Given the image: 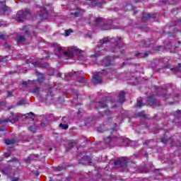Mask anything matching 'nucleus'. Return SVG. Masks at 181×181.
I'll return each mask as SVG.
<instances>
[{"instance_id":"obj_1","label":"nucleus","mask_w":181,"mask_h":181,"mask_svg":"<svg viewBox=\"0 0 181 181\" xmlns=\"http://www.w3.org/2000/svg\"><path fill=\"white\" fill-rule=\"evenodd\" d=\"M52 46L54 47V54L58 57H60L62 54H64L65 57H69V59H71L74 57V53H77L78 54V60L80 62V63H82V64H88V59H87V55L84 52V51L78 49L77 47H69L67 49V52H64L63 49H62V47L60 45L57 43H54Z\"/></svg>"},{"instance_id":"obj_2","label":"nucleus","mask_w":181,"mask_h":181,"mask_svg":"<svg viewBox=\"0 0 181 181\" xmlns=\"http://www.w3.org/2000/svg\"><path fill=\"white\" fill-rule=\"evenodd\" d=\"M107 43H112L111 52H112V53H117V52L122 53V49L121 48L122 37H118L117 38L110 39L104 37L100 40L98 46H104V45H107Z\"/></svg>"},{"instance_id":"obj_3","label":"nucleus","mask_w":181,"mask_h":181,"mask_svg":"<svg viewBox=\"0 0 181 181\" xmlns=\"http://www.w3.org/2000/svg\"><path fill=\"white\" fill-rule=\"evenodd\" d=\"M172 88V85L168 84L165 88H158L156 89V93L158 97H161L163 100H169L170 98V93H169V88Z\"/></svg>"},{"instance_id":"obj_4","label":"nucleus","mask_w":181,"mask_h":181,"mask_svg":"<svg viewBox=\"0 0 181 181\" xmlns=\"http://www.w3.org/2000/svg\"><path fill=\"white\" fill-rule=\"evenodd\" d=\"M96 26L100 27L102 30H110V29H119V27L117 25H113L110 23H105V20L102 18H98L95 19Z\"/></svg>"},{"instance_id":"obj_5","label":"nucleus","mask_w":181,"mask_h":181,"mask_svg":"<svg viewBox=\"0 0 181 181\" xmlns=\"http://www.w3.org/2000/svg\"><path fill=\"white\" fill-rule=\"evenodd\" d=\"M111 72V69L103 70L102 71L97 72L95 75L93 76L92 81L93 84H101L103 83V77L107 76L108 73Z\"/></svg>"},{"instance_id":"obj_6","label":"nucleus","mask_w":181,"mask_h":181,"mask_svg":"<svg viewBox=\"0 0 181 181\" xmlns=\"http://www.w3.org/2000/svg\"><path fill=\"white\" fill-rule=\"evenodd\" d=\"M30 16V10L28 8H25L23 10H21L17 13L16 20L18 22H25L28 18Z\"/></svg>"},{"instance_id":"obj_7","label":"nucleus","mask_w":181,"mask_h":181,"mask_svg":"<svg viewBox=\"0 0 181 181\" xmlns=\"http://www.w3.org/2000/svg\"><path fill=\"white\" fill-rule=\"evenodd\" d=\"M112 101L107 100H100L99 102H91L90 105V107H95L97 110H101V108H107L108 104H112Z\"/></svg>"},{"instance_id":"obj_8","label":"nucleus","mask_w":181,"mask_h":181,"mask_svg":"<svg viewBox=\"0 0 181 181\" xmlns=\"http://www.w3.org/2000/svg\"><path fill=\"white\" fill-rule=\"evenodd\" d=\"M19 114H14L13 112L10 113V116L8 118L0 120V124H6L8 122H11V124H15L17 121H19Z\"/></svg>"},{"instance_id":"obj_9","label":"nucleus","mask_w":181,"mask_h":181,"mask_svg":"<svg viewBox=\"0 0 181 181\" xmlns=\"http://www.w3.org/2000/svg\"><path fill=\"white\" fill-rule=\"evenodd\" d=\"M79 163L82 165H91V158L87 156L86 153H81L76 156Z\"/></svg>"},{"instance_id":"obj_10","label":"nucleus","mask_w":181,"mask_h":181,"mask_svg":"<svg viewBox=\"0 0 181 181\" xmlns=\"http://www.w3.org/2000/svg\"><path fill=\"white\" fill-rule=\"evenodd\" d=\"M129 163V160L127 157H122L121 158H118L115 161V165L117 168H121L122 169H125L128 164Z\"/></svg>"},{"instance_id":"obj_11","label":"nucleus","mask_w":181,"mask_h":181,"mask_svg":"<svg viewBox=\"0 0 181 181\" xmlns=\"http://www.w3.org/2000/svg\"><path fill=\"white\" fill-rule=\"evenodd\" d=\"M115 59H118V57L107 56L103 59V60L102 61V64L105 67H108L110 66H112L114 64V60H115Z\"/></svg>"},{"instance_id":"obj_12","label":"nucleus","mask_w":181,"mask_h":181,"mask_svg":"<svg viewBox=\"0 0 181 181\" xmlns=\"http://www.w3.org/2000/svg\"><path fill=\"white\" fill-rule=\"evenodd\" d=\"M147 103L150 107H152V108H156L160 105V102L152 96L148 98Z\"/></svg>"},{"instance_id":"obj_13","label":"nucleus","mask_w":181,"mask_h":181,"mask_svg":"<svg viewBox=\"0 0 181 181\" xmlns=\"http://www.w3.org/2000/svg\"><path fill=\"white\" fill-rule=\"evenodd\" d=\"M100 54L97 52L94 54L90 55V59H88V64H95L97 63V58L100 57Z\"/></svg>"},{"instance_id":"obj_14","label":"nucleus","mask_w":181,"mask_h":181,"mask_svg":"<svg viewBox=\"0 0 181 181\" xmlns=\"http://www.w3.org/2000/svg\"><path fill=\"white\" fill-rule=\"evenodd\" d=\"M40 18L41 19H47V18H48L47 8H46V7L41 8Z\"/></svg>"},{"instance_id":"obj_15","label":"nucleus","mask_w":181,"mask_h":181,"mask_svg":"<svg viewBox=\"0 0 181 181\" xmlns=\"http://www.w3.org/2000/svg\"><path fill=\"white\" fill-rule=\"evenodd\" d=\"M179 45H180V42H178L176 45L173 46L172 42H170L165 47L166 50H170L171 53H175V51H173L172 49H177L179 47Z\"/></svg>"},{"instance_id":"obj_16","label":"nucleus","mask_w":181,"mask_h":181,"mask_svg":"<svg viewBox=\"0 0 181 181\" xmlns=\"http://www.w3.org/2000/svg\"><path fill=\"white\" fill-rule=\"evenodd\" d=\"M151 18H155V15L150 13H144L142 17V22H146L148 19H151Z\"/></svg>"},{"instance_id":"obj_17","label":"nucleus","mask_w":181,"mask_h":181,"mask_svg":"<svg viewBox=\"0 0 181 181\" xmlns=\"http://www.w3.org/2000/svg\"><path fill=\"white\" fill-rule=\"evenodd\" d=\"M161 63H163V69H172V67H170V66L169 65V59L168 58H163L160 59Z\"/></svg>"},{"instance_id":"obj_18","label":"nucleus","mask_w":181,"mask_h":181,"mask_svg":"<svg viewBox=\"0 0 181 181\" xmlns=\"http://www.w3.org/2000/svg\"><path fill=\"white\" fill-rule=\"evenodd\" d=\"M161 142H163V144L172 143L173 142V139L168 138V136L164 135L163 136L161 137Z\"/></svg>"},{"instance_id":"obj_19","label":"nucleus","mask_w":181,"mask_h":181,"mask_svg":"<svg viewBox=\"0 0 181 181\" xmlns=\"http://www.w3.org/2000/svg\"><path fill=\"white\" fill-rule=\"evenodd\" d=\"M148 56H149L148 52H137L135 54V57L138 59H144V57H148Z\"/></svg>"},{"instance_id":"obj_20","label":"nucleus","mask_w":181,"mask_h":181,"mask_svg":"<svg viewBox=\"0 0 181 181\" xmlns=\"http://www.w3.org/2000/svg\"><path fill=\"white\" fill-rule=\"evenodd\" d=\"M118 103L122 104V103H125V93L124 92H120L119 94Z\"/></svg>"},{"instance_id":"obj_21","label":"nucleus","mask_w":181,"mask_h":181,"mask_svg":"<svg viewBox=\"0 0 181 181\" xmlns=\"http://www.w3.org/2000/svg\"><path fill=\"white\" fill-rule=\"evenodd\" d=\"M145 105V103L142 101V98H137V103L135 105L136 108H141Z\"/></svg>"},{"instance_id":"obj_22","label":"nucleus","mask_w":181,"mask_h":181,"mask_svg":"<svg viewBox=\"0 0 181 181\" xmlns=\"http://www.w3.org/2000/svg\"><path fill=\"white\" fill-rule=\"evenodd\" d=\"M78 140H72V141H68V146L66 148V151H70L73 148L74 144H78Z\"/></svg>"},{"instance_id":"obj_23","label":"nucleus","mask_w":181,"mask_h":181,"mask_svg":"<svg viewBox=\"0 0 181 181\" xmlns=\"http://www.w3.org/2000/svg\"><path fill=\"white\" fill-rule=\"evenodd\" d=\"M17 43H25L26 42V37L24 35H18L16 37Z\"/></svg>"},{"instance_id":"obj_24","label":"nucleus","mask_w":181,"mask_h":181,"mask_svg":"<svg viewBox=\"0 0 181 181\" xmlns=\"http://www.w3.org/2000/svg\"><path fill=\"white\" fill-rule=\"evenodd\" d=\"M25 36H30V28L27 25H24L22 29Z\"/></svg>"},{"instance_id":"obj_25","label":"nucleus","mask_w":181,"mask_h":181,"mask_svg":"<svg viewBox=\"0 0 181 181\" xmlns=\"http://www.w3.org/2000/svg\"><path fill=\"white\" fill-rule=\"evenodd\" d=\"M36 74L40 76V78L37 79L38 83H43L45 81V75L37 71H36Z\"/></svg>"},{"instance_id":"obj_26","label":"nucleus","mask_w":181,"mask_h":181,"mask_svg":"<svg viewBox=\"0 0 181 181\" xmlns=\"http://www.w3.org/2000/svg\"><path fill=\"white\" fill-rule=\"evenodd\" d=\"M127 117H128V115H127V113L122 112L118 116H117V119H119V121H122V119H124V118H127Z\"/></svg>"},{"instance_id":"obj_27","label":"nucleus","mask_w":181,"mask_h":181,"mask_svg":"<svg viewBox=\"0 0 181 181\" xmlns=\"http://www.w3.org/2000/svg\"><path fill=\"white\" fill-rule=\"evenodd\" d=\"M180 70H181V63L178 64V67L170 68V71H173V73H177L178 71H180Z\"/></svg>"},{"instance_id":"obj_28","label":"nucleus","mask_w":181,"mask_h":181,"mask_svg":"<svg viewBox=\"0 0 181 181\" xmlns=\"http://www.w3.org/2000/svg\"><path fill=\"white\" fill-rule=\"evenodd\" d=\"M66 169V165L64 164L59 165L58 167H56L54 170L57 172H60L61 170H64Z\"/></svg>"},{"instance_id":"obj_29","label":"nucleus","mask_w":181,"mask_h":181,"mask_svg":"<svg viewBox=\"0 0 181 181\" xmlns=\"http://www.w3.org/2000/svg\"><path fill=\"white\" fill-rule=\"evenodd\" d=\"M78 82L80 83L81 84H86L87 83V79L84 78L83 76H81L80 78H78Z\"/></svg>"},{"instance_id":"obj_30","label":"nucleus","mask_w":181,"mask_h":181,"mask_svg":"<svg viewBox=\"0 0 181 181\" xmlns=\"http://www.w3.org/2000/svg\"><path fill=\"white\" fill-rule=\"evenodd\" d=\"M30 115H31V117H30ZM29 117H30V118L31 119H35V113L30 112V113H27V114L25 115V118H29Z\"/></svg>"},{"instance_id":"obj_31","label":"nucleus","mask_w":181,"mask_h":181,"mask_svg":"<svg viewBox=\"0 0 181 181\" xmlns=\"http://www.w3.org/2000/svg\"><path fill=\"white\" fill-rule=\"evenodd\" d=\"M112 122V117H108L107 119L104 122L105 125H108V124H111Z\"/></svg>"},{"instance_id":"obj_32","label":"nucleus","mask_w":181,"mask_h":181,"mask_svg":"<svg viewBox=\"0 0 181 181\" xmlns=\"http://www.w3.org/2000/svg\"><path fill=\"white\" fill-rule=\"evenodd\" d=\"M61 129H69V124H63L62 123L59 124Z\"/></svg>"},{"instance_id":"obj_33","label":"nucleus","mask_w":181,"mask_h":181,"mask_svg":"<svg viewBox=\"0 0 181 181\" xmlns=\"http://www.w3.org/2000/svg\"><path fill=\"white\" fill-rule=\"evenodd\" d=\"M142 43H143L144 47H149V45H152V43H153V42H148L144 40V41H142Z\"/></svg>"},{"instance_id":"obj_34","label":"nucleus","mask_w":181,"mask_h":181,"mask_svg":"<svg viewBox=\"0 0 181 181\" xmlns=\"http://www.w3.org/2000/svg\"><path fill=\"white\" fill-rule=\"evenodd\" d=\"M28 129L31 132H36V126L35 125L30 126V127H28Z\"/></svg>"},{"instance_id":"obj_35","label":"nucleus","mask_w":181,"mask_h":181,"mask_svg":"<svg viewBox=\"0 0 181 181\" xmlns=\"http://www.w3.org/2000/svg\"><path fill=\"white\" fill-rule=\"evenodd\" d=\"M5 144L6 145H13V144H15V141L13 140L7 139L6 140Z\"/></svg>"},{"instance_id":"obj_36","label":"nucleus","mask_w":181,"mask_h":181,"mask_svg":"<svg viewBox=\"0 0 181 181\" xmlns=\"http://www.w3.org/2000/svg\"><path fill=\"white\" fill-rule=\"evenodd\" d=\"M174 115L176 118H179V115H181L180 110H178L174 112Z\"/></svg>"},{"instance_id":"obj_37","label":"nucleus","mask_w":181,"mask_h":181,"mask_svg":"<svg viewBox=\"0 0 181 181\" xmlns=\"http://www.w3.org/2000/svg\"><path fill=\"white\" fill-rule=\"evenodd\" d=\"M32 93H33L34 94H37V95H39V88L38 87H35L33 90Z\"/></svg>"},{"instance_id":"obj_38","label":"nucleus","mask_w":181,"mask_h":181,"mask_svg":"<svg viewBox=\"0 0 181 181\" xmlns=\"http://www.w3.org/2000/svg\"><path fill=\"white\" fill-rule=\"evenodd\" d=\"M105 144H110L111 142V136H107V138L104 139Z\"/></svg>"},{"instance_id":"obj_39","label":"nucleus","mask_w":181,"mask_h":181,"mask_svg":"<svg viewBox=\"0 0 181 181\" xmlns=\"http://www.w3.org/2000/svg\"><path fill=\"white\" fill-rule=\"evenodd\" d=\"M139 117H141V118H146V115H145V113L144 112H140L138 114Z\"/></svg>"},{"instance_id":"obj_40","label":"nucleus","mask_w":181,"mask_h":181,"mask_svg":"<svg viewBox=\"0 0 181 181\" xmlns=\"http://www.w3.org/2000/svg\"><path fill=\"white\" fill-rule=\"evenodd\" d=\"M71 32H73V30H71V29L66 30L65 31V36H69V35H70V33H71Z\"/></svg>"},{"instance_id":"obj_41","label":"nucleus","mask_w":181,"mask_h":181,"mask_svg":"<svg viewBox=\"0 0 181 181\" xmlns=\"http://www.w3.org/2000/svg\"><path fill=\"white\" fill-rule=\"evenodd\" d=\"M25 163H30V162H32V159L30 158V157H28L24 159Z\"/></svg>"},{"instance_id":"obj_42","label":"nucleus","mask_w":181,"mask_h":181,"mask_svg":"<svg viewBox=\"0 0 181 181\" xmlns=\"http://www.w3.org/2000/svg\"><path fill=\"white\" fill-rule=\"evenodd\" d=\"M78 72H76V71H74V72H71L69 73L68 75H66L68 77H73L74 74H78Z\"/></svg>"},{"instance_id":"obj_43","label":"nucleus","mask_w":181,"mask_h":181,"mask_svg":"<svg viewBox=\"0 0 181 181\" xmlns=\"http://www.w3.org/2000/svg\"><path fill=\"white\" fill-rule=\"evenodd\" d=\"M23 104H25V100H19L17 103V105H23Z\"/></svg>"},{"instance_id":"obj_44","label":"nucleus","mask_w":181,"mask_h":181,"mask_svg":"<svg viewBox=\"0 0 181 181\" xmlns=\"http://www.w3.org/2000/svg\"><path fill=\"white\" fill-rule=\"evenodd\" d=\"M2 11H4V12H6V11H9V7L8 6H4L2 8Z\"/></svg>"},{"instance_id":"obj_45","label":"nucleus","mask_w":181,"mask_h":181,"mask_svg":"<svg viewBox=\"0 0 181 181\" xmlns=\"http://www.w3.org/2000/svg\"><path fill=\"white\" fill-rule=\"evenodd\" d=\"M105 115H111V111L110 110H105Z\"/></svg>"},{"instance_id":"obj_46","label":"nucleus","mask_w":181,"mask_h":181,"mask_svg":"<svg viewBox=\"0 0 181 181\" xmlns=\"http://www.w3.org/2000/svg\"><path fill=\"white\" fill-rule=\"evenodd\" d=\"M0 39L1 40H5V35L2 34V33H0Z\"/></svg>"},{"instance_id":"obj_47","label":"nucleus","mask_w":181,"mask_h":181,"mask_svg":"<svg viewBox=\"0 0 181 181\" xmlns=\"http://www.w3.org/2000/svg\"><path fill=\"white\" fill-rule=\"evenodd\" d=\"M151 142H153V140H147L145 143H144V145H148L151 144Z\"/></svg>"},{"instance_id":"obj_48","label":"nucleus","mask_w":181,"mask_h":181,"mask_svg":"<svg viewBox=\"0 0 181 181\" xmlns=\"http://www.w3.org/2000/svg\"><path fill=\"white\" fill-rule=\"evenodd\" d=\"M41 127L42 128H46V127H47V123L42 122L41 123Z\"/></svg>"},{"instance_id":"obj_49","label":"nucleus","mask_w":181,"mask_h":181,"mask_svg":"<svg viewBox=\"0 0 181 181\" xmlns=\"http://www.w3.org/2000/svg\"><path fill=\"white\" fill-rule=\"evenodd\" d=\"M74 16H76L77 18V17L80 16V12L76 11V12L74 13Z\"/></svg>"},{"instance_id":"obj_50","label":"nucleus","mask_w":181,"mask_h":181,"mask_svg":"<svg viewBox=\"0 0 181 181\" xmlns=\"http://www.w3.org/2000/svg\"><path fill=\"white\" fill-rule=\"evenodd\" d=\"M7 97H13V95L12 94V92L8 91V92Z\"/></svg>"},{"instance_id":"obj_51","label":"nucleus","mask_w":181,"mask_h":181,"mask_svg":"<svg viewBox=\"0 0 181 181\" xmlns=\"http://www.w3.org/2000/svg\"><path fill=\"white\" fill-rule=\"evenodd\" d=\"M104 117V114L99 112L98 113V118H103Z\"/></svg>"},{"instance_id":"obj_52","label":"nucleus","mask_w":181,"mask_h":181,"mask_svg":"<svg viewBox=\"0 0 181 181\" xmlns=\"http://www.w3.org/2000/svg\"><path fill=\"white\" fill-rule=\"evenodd\" d=\"M4 156H5V158H9V156H11V153H4Z\"/></svg>"},{"instance_id":"obj_53","label":"nucleus","mask_w":181,"mask_h":181,"mask_svg":"<svg viewBox=\"0 0 181 181\" xmlns=\"http://www.w3.org/2000/svg\"><path fill=\"white\" fill-rule=\"evenodd\" d=\"M4 47H6V49H9V44L7 42L4 43Z\"/></svg>"},{"instance_id":"obj_54","label":"nucleus","mask_w":181,"mask_h":181,"mask_svg":"<svg viewBox=\"0 0 181 181\" xmlns=\"http://www.w3.org/2000/svg\"><path fill=\"white\" fill-rule=\"evenodd\" d=\"M0 131H6V127L4 126L0 128Z\"/></svg>"},{"instance_id":"obj_55","label":"nucleus","mask_w":181,"mask_h":181,"mask_svg":"<svg viewBox=\"0 0 181 181\" xmlns=\"http://www.w3.org/2000/svg\"><path fill=\"white\" fill-rule=\"evenodd\" d=\"M176 22H177L179 24H181V19L180 18H177Z\"/></svg>"},{"instance_id":"obj_56","label":"nucleus","mask_w":181,"mask_h":181,"mask_svg":"<svg viewBox=\"0 0 181 181\" xmlns=\"http://www.w3.org/2000/svg\"><path fill=\"white\" fill-rule=\"evenodd\" d=\"M28 81L23 82V86H28Z\"/></svg>"},{"instance_id":"obj_57","label":"nucleus","mask_w":181,"mask_h":181,"mask_svg":"<svg viewBox=\"0 0 181 181\" xmlns=\"http://www.w3.org/2000/svg\"><path fill=\"white\" fill-rule=\"evenodd\" d=\"M5 25V23L4 21H0V27L4 26Z\"/></svg>"},{"instance_id":"obj_58","label":"nucleus","mask_w":181,"mask_h":181,"mask_svg":"<svg viewBox=\"0 0 181 181\" xmlns=\"http://www.w3.org/2000/svg\"><path fill=\"white\" fill-rule=\"evenodd\" d=\"M131 144H134V141H129L127 143L128 146H132Z\"/></svg>"},{"instance_id":"obj_59","label":"nucleus","mask_w":181,"mask_h":181,"mask_svg":"<svg viewBox=\"0 0 181 181\" xmlns=\"http://www.w3.org/2000/svg\"><path fill=\"white\" fill-rule=\"evenodd\" d=\"M175 146H177V147H180L181 146V143H180V144H175Z\"/></svg>"},{"instance_id":"obj_60","label":"nucleus","mask_w":181,"mask_h":181,"mask_svg":"<svg viewBox=\"0 0 181 181\" xmlns=\"http://www.w3.org/2000/svg\"><path fill=\"white\" fill-rule=\"evenodd\" d=\"M176 98H179V95H176V96H175V97L173 98L174 100H176Z\"/></svg>"},{"instance_id":"obj_61","label":"nucleus","mask_w":181,"mask_h":181,"mask_svg":"<svg viewBox=\"0 0 181 181\" xmlns=\"http://www.w3.org/2000/svg\"><path fill=\"white\" fill-rule=\"evenodd\" d=\"M18 180H19V179L15 178V179L12 180L11 181H18Z\"/></svg>"},{"instance_id":"obj_62","label":"nucleus","mask_w":181,"mask_h":181,"mask_svg":"<svg viewBox=\"0 0 181 181\" xmlns=\"http://www.w3.org/2000/svg\"><path fill=\"white\" fill-rule=\"evenodd\" d=\"M122 142H123V144H124V142H128V140H124V139H122Z\"/></svg>"},{"instance_id":"obj_63","label":"nucleus","mask_w":181,"mask_h":181,"mask_svg":"<svg viewBox=\"0 0 181 181\" xmlns=\"http://www.w3.org/2000/svg\"><path fill=\"white\" fill-rule=\"evenodd\" d=\"M125 64H128V62L127 61L123 63V66H125Z\"/></svg>"},{"instance_id":"obj_64","label":"nucleus","mask_w":181,"mask_h":181,"mask_svg":"<svg viewBox=\"0 0 181 181\" xmlns=\"http://www.w3.org/2000/svg\"><path fill=\"white\" fill-rule=\"evenodd\" d=\"M60 76H62V74L61 73H58L57 76L60 77Z\"/></svg>"}]
</instances>
